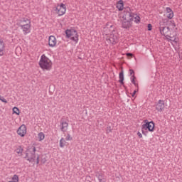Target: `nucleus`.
I'll return each mask as SVG.
<instances>
[{
    "instance_id": "obj_1",
    "label": "nucleus",
    "mask_w": 182,
    "mask_h": 182,
    "mask_svg": "<svg viewBox=\"0 0 182 182\" xmlns=\"http://www.w3.org/2000/svg\"><path fill=\"white\" fill-rule=\"evenodd\" d=\"M16 25L22 29L24 35H28L31 32V27L32 24H31V19L28 18H21L17 20Z\"/></svg>"
},
{
    "instance_id": "obj_2",
    "label": "nucleus",
    "mask_w": 182,
    "mask_h": 182,
    "mask_svg": "<svg viewBox=\"0 0 182 182\" xmlns=\"http://www.w3.org/2000/svg\"><path fill=\"white\" fill-rule=\"evenodd\" d=\"M38 65L43 70H50L52 69V61L45 54L41 55Z\"/></svg>"
},
{
    "instance_id": "obj_3",
    "label": "nucleus",
    "mask_w": 182,
    "mask_h": 182,
    "mask_svg": "<svg viewBox=\"0 0 182 182\" xmlns=\"http://www.w3.org/2000/svg\"><path fill=\"white\" fill-rule=\"evenodd\" d=\"M35 153H36V147L32 146L26 151V156L24 159H26L29 163H33L35 161V159H36Z\"/></svg>"
},
{
    "instance_id": "obj_4",
    "label": "nucleus",
    "mask_w": 182,
    "mask_h": 182,
    "mask_svg": "<svg viewBox=\"0 0 182 182\" xmlns=\"http://www.w3.org/2000/svg\"><path fill=\"white\" fill-rule=\"evenodd\" d=\"M65 35L67 38H70L71 41H73L76 43L79 42V34H77V31H76L75 29H67L65 31Z\"/></svg>"
},
{
    "instance_id": "obj_5",
    "label": "nucleus",
    "mask_w": 182,
    "mask_h": 182,
    "mask_svg": "<svg viewBox=\"0 0 182 182\" xmlns=\"http://www.w3.org/2000/svg\"><path fill=\"white\" fill-rule=\"evenodd\" d=\"M53 9L58 16H62V15L66 14V5L63 4V3L58 4L56 6H54Z\"/></svg>"
},
{
    "instance_id": "obj_6",
    "label": "nucleus",
    "mask_w": 182,
    "mask_h": 182,
    "mask_svg": "<svg viewBox=\"0 0 182 182\" xmlns=\"http://www.w3.org/2000/svg\"><path fill=\"white\" fill-rule=\"evenodd\" d=\"M134 16H136V13L132 11L130 7H127L124 10V15L122 16L123 19H129V21H134Z\"/></svg>"
},
{
    "instance_id": "obj_7",
    "label": "nucleus",
    "mask_w": 182,
    "mask_h": 182,
    "mask_svg": "<svg viewBox=\"0 0 182 182\" xmlns=\"http://www.w3.org/2000/svg\"><path fill=\"white\" fill-rule=\"evenodd\" d=\"M159 31L161 35L166 37L168 42H171V36H170V27L161 26L159 27Z\"/></svg>"
},
{
    "instance_id": "obj_8",
    "label": "nucleus",
    "mask_w": 182,
    "mask_h": 182,
    "mask_svg": "<svg viewBox=\"0 0 182 182\" xmlns=\"http://www.w3.org/2000/svg\"><path fill=\"white\" fill-rule=\"evenodd\" d=\"M156 127L154 122L151 121L146 124L142 125V130H149L151 132H154V127Z\"/></svg>"
},
{
    "instance_id": "obj_9",
    "label": "nucleus",
    "mask_w": 182,
    "mask_h": 182,
    "mask_svg": "<svg viewBox=\"0 0 182 182\" xmlns=\"http://www.w3.org/2000/svg\"><path fill=\"white\" fill-rule=\"evenodd\" d=\"M129 73L131 76V82L136 87V89H135L134 92H137L139 90V84L136 83V76L134 75V70L133 69H129Z\"/></svg>"
},
{
    "instance_id": "obj_10",
    "label": "nucleus",
    "mask_w": 182,
    "mask_h": 182,
    "mask_svg": "<svg viewBox=\"0 0 182 182\" xmlns=\"http://www.w3.org/2000/svg\"><path fill=\"white\" fill-rule=\"evenodd\" d=\"M60 123L61 132H63V133H66V132H68V127H69V123L66 122V121H63V119L60 121Z\"/></svg>"
},
{
    "instance_id": "obj_11",
    "label": "nucleus",
    "mask_w": 182,
    "mask_h": 182,
    "mask_svg": "<svg viewBox=\"0 0 182 182\" xmlns=\"http://www.w3.org/2000/svg\"><path fill=\"white\" fill-rule=\"evenodd\" d=\"M56 43H58L56 37L54 36H50L48 38V46L50 48H55V46H56Z\"/></svg>"
},
{
    "instance_id": "obj_12",
    "label": "nucleus",
    "mask_w": 182,
    "mask_h": 182,
    "mask_svg": "<svg viewBox=\"0 0 182 182\" xmlns=\"http://www.w3.org/2000/svg\"><path fill=\"white\" fill-rule=\"evenodd\" d=\"M17 134L21 136V137H25L26 134V126L25 124L21 125L17 130Z\"/></svg>"
},
{
    "instance_id": "obj_13",
    "label": "nucleus",
    "mask_w": 182,
    "mask_h": 182,
    "mask_svg": "<svg viewBox=\"0 0 182 182\" xmlns=\"http://www.w3.org/2000/svg\"><path fill=\"white\" fill-rule=\"evenodd\" d=\"M133 21H130V20H127L126 18H123V21H122V28L124 29H130V28H132V22Z\"/></svg>"
},
{
    "instance_id": "obj_14",
    "label": "nucleus",
    "mask_w": 182,
    "mask_h": 182,
    "mask_svg": "<svg viewBox=\"0 0 182 182\" xmlns=\"http://www.w3.org/2000/svg\"><path fill=\"white\" fill-rule=\"evenodd\" d=\"M156 109L158 112H163L164 109V101L159 100L156 105Z\"/></svg>"
},
{
    "instance_id": "obj_15",
    "label": "nucleus",
    "mask_w": 182,
    "mask_h": 182,
    "mask_svg": "<svg viewBox=\"0 0 182 182\" xmlns=\"http://www.w3.org/2000/svg\"><path fill=\"white\" fill-rule=\"evenodd\" d=\"M109 41L112 45H116L119 42V38L116 35L111 34Z\"/></svg>"
},
{
    "instance_id": "obj_16",
    "label": "nucleus",
    "mask_w": 182,
    "mask_h": 182,
    "mask_svg": "<svg viewBox=\"0 0 182 182\" xmlns=\"http://www.w3.org/2000/svg\"><path fill=\"white\" fill-rule=\"evenodd\" d=\"M5 51V43L4 39L0 38V56H4V52Z\"/></svg>"
},
{
    "instance_id": "obj_17",
    "label": "nucleus",
    "mask_w": 182,
    "mask_h": 182,
    "mask_svg": "<svg viewBox=\"0 0 182 182\" xmlns=\"http://www.w3.org/2000/svg\"><path fill=\"white\" fill-rule=\"evenodd\" d=\"M117 8L119 11H123L124 9V4L123 0H119L117 4Z\"/></svg>"
},
{
    "instance_id": "obj_18",
    "label": "nucleus",
    "mask_w": 182,
    "mask_h": 182,
    "mask_svg": "<svg viewBox=\"0 0 182 182\" xmlns=\"http://www.w3.org/2000/svg\"><path fill=\"white\" fill-rule=\"evenodd\" d=\"M119 82L121 85H124V74L123 73V70H122L120 73H119Z\"/></svg>"
},
{
    "instance_id": "obj_19",
    "label": "nucleus",
    "mask_w": 182,
    "mask_h": 182,
    "mask_svg": "<svg viewBox=\"0 0 182 182\" xmlns=\"http://www.w3.org/2000/svg\"><path fill=\"white\" fill-rule=\"evenodd\" d=\"M96 176H97L99 182L103 181V178H104L105 176L103 175V173L102 172H97Z\"/></svg>"
},
{
    "instance_id": "obj_20",
    "label": "nucleus",
    "mask_w": 182,
    "mask_h": 182,
    "mask_svg": "<svg viewBox=\"0 0 182 182\" xmlns=\"http://www.w3.org/2000/svg\"><path fill=\"white\" fill-rule=\"evenodd\" d=\"M16 153L18 154V156H22V153L23 151V149H22V146H19L16 150Z\"/></svg>"
},
{
    "instance_id": "obj_21",
    "label": "nucleus",
    "mask_w": 182,
    "mask_h": 182,
    "mask_svg": "<svg viewBox=\"0 0 182 182\" xmlns=\"http://www.w3.org/2000/svg\"><path fill=\"white\" fill-rule=\"evenodd\" d=\"M66 144V141L65 140L64 138H61V139L60 140V147H65Z\"/></svg>"
},
{
    "instance_id": "obj_22",
    "label": "nucleus",
    "mask_w": 182,
    "mask_h": 182,
    "mask_svg": "<svg viewBox=\"0 0 182 182\" xmlns=\"http://www.w3.org/2000/svg\"><path fill=\"white\" fill-rule=\"evenodd\" d=\"M38 137L39 139V141H42V140L45 139V134H43V132H40L38 134Z\"/></svg>"
},
{
    "instance_id": "obj_23",
    "label": "nucleus",
    "mask_w": 182,
    "mask_h": 182,
    "mask_svg": "<svg viewBox=\"0 0 182 182\" xmlns=\"http://www.w3.org/2000/svg\"><path fill=\"white\" fill-rule=\"evenodd\" d=\"M134 18V22L135 23H140V21H141V18L139 16L137 15V14H136Z\"/></svg>"
},
{
    "instance_id": "obj_24",
    "label": "nucleus",
    "mask_w": 182,
    "mask_h": 182,
    "mask_svg": "<svg viewBox=\"0 0 182 182\" xmlns=\"http://www.w3.org/2000/svg\"><path fill=\"white\" fill-rule=\"evenodd\" d=\"M13 113H14L15 114H17V116H19V108L14 107L13 108Z\"/></svg>"
},
{
    "instance_id": "obj_25",
    "label": "nucleus",
    "mask_w": 182,
    "mask_h": 182,
    "mask_svg": "<svg viewBox=\"0 0 182 182\" xmlns=\"http://www.w3.org/2000/svg\"><path fill=\"white\" fill-rule=\"evenodd\" d=\"M12 180H13V182H19V176H18V175L15 174V175H14Z\"/></svg>"
},
{
    "instance_id": "obj_26",
    "label": "nucleus",
    "mask_w": 182,
    "mask_h": 182,
    "mask_svg": "<svg viewBox=\"0 0 182 182\" xmlns=\"http://www.w3.org/2000/svg\"><path fill=\"white\" fill-rule=\"evenodd\" d=\"M113 131V128L110 126L107 127V134H109V133H112V132Z\"/></svg>"
},
{
    "instance_id": "obj_27",
    "label": "nucleus",
    "mask_w": 182,
    "mask_h": 182,
    "mask_svg": "<svg viewBox=\"0 0 182 182\" xmlns=\"http://www.w3.org/2000/svg\"><path fill=\"white\" fill-rule=\"evenodd\" d=\"M65 140H67V141H72V140H73V138L72 136H70V134H67Z\"/></svg>"
},
{
    "instance_id": "obj_28",
    "label": "nucleus",
    "mask_w": 182,
    "mask_h": 182,
    "mask_svg": "<svg viewBox=\"0 0 182 182\" xmlns=\"http://www.w3.org/2000/svg\"><path fill=\"white\" fill-rule=\"evenodd\" d=\"M173 17H174V12L168 13V14L167 15L168 19H173Z\"/></svg>"
},
{
    "instance_id": "obj_29",
    "label": "nucleus",
    "mask_w": 182,
    "mask_h": 182,
    "mask_svg": "<svg viewBox=\"0 0 182 182\" xmlns=\"http://www.w3.org/2000/svg\"><path fill=\"white\" fill-rule=\"evenodd\" d=\"M170 26H171L173 28V29H174V28H176V23L174 22V20L170 21Z\"/></svg>"
},
{
    "instance_id": "obj_30",
    "label": "nucleus",
    "mask_w": 182,
    "mask_h": 182,
    "mask_svg": "<svg viewBox=\"0 0 182 182\" xmlns=\"http://www.w3.org/2000/svg\"><path fill=\"white\" fill-rule=\"evenodd\" d=\"M0 100L1 102H3V103H8V101L6 99H5L3 96L0 95Z\"/></svg>"
},
{
    "instance_id": "obj_31",
    "label": "nucleus",
    "mask_w": 182,
    "mask_h": 182,
    "mask_svg": "<svg viewBox=\"0 0 182 182\" xmlns=\"http://www.w3.org/2000/svg\"><path fill=\"white\" fill-rule=\"evenodd\" d=\"M166 11L167 14H172V12H173V10L171 9V8H170V7H166Z\"/></svg>"
},
{
    "instance_id": "obj_32",
    "label": "nucleus",
    "mask_w": 182,
    "mask_h": 182,
    "mask_svg": "<svg viewBox=\"0 0 182 182\" xmlns=\"http://www.w3.org/2000/svg\"><path fill=\"white\" fill-rule=\"evenodd\" d=\"M136 93H137L136 92H134L132 93H130L129 92H127L126 94L127 95V96H129V95H132V97H134V96H136Z\"/></svg>"
},
{
    "instance_id": "obj_33",
    "label": "nucleus",
    "mask_w": 182,
    "mask_h": 182,
    "mask_svg": "<svg viewBox=\"0 0 182 182\" xmlns=\"http://www.w3.org/2000/svg\"><path fill=\"white\" fill-rule=\"evenodd\" d=\"M141 133H142V134H144V136H147V133H149V132L148 131H144V129H143L141 128Z\"/></svg>"
},
{
    "instance_id": "obj_34",
    "label": "nucleus",
    "mask_w": 182,
    "mask_h": 182,
    "mask_svg": "<svg viewBox=\"0 0 182 182\" xmlns=\"http://www.w3.org/2000/svg\"><path fill=\"white\" fill-rule=\"evenodd\" d=\"M153 29V26L151 23L148 24V31H151Z\"/></svg>"
},
{
    "instance_id": "obj_35",
    "label": "nucleus",
    "mask_w": 182,
    "mask_h": 182,
    "mask_svg": "<svg viewBox=\"0 0 182 182\" xmlns=\"http://www.w3.org/2000/svg\"><path fill=\"white\" fill-rule=\"evenodd\" d=\"M41 161L42 164H45V163H46V158L41 159Z\"/></svg>"
},
{
    "instance_id": "obj_36",
    "label": "nucleus",
    "mask_w": 182,
    "mask_h": 182,
    "mask_svg": "<svg viewBox=\"0 0 182 182\" xmlns=\"http://www.w3.org/2000/svg\"><path fill=\"white\" fill-rule=\"evenodd\" d=\"M137 136L139 137V139H141V137H143V135L139 132H137Z\"/></svg>"
},
{
    "instance_id": "obj_37",
    "label": "nucleus",
    "mask_w": 182,
    "mask_h": 182,
    "mask_svg": "<svg viewBox=\"0 0 182 182\" xmlns=\"http://www.w3.org/2000/svg\"><path fill=\"white\" fill-rule=\"evenodd\" d=\"M127 56H130L131 58H133V53H127Z\"/></svg>"
},
{
    "instance_id": "obj_38",
    "label": "nucleus",
    "mask_w": 182,
    "mask_h": 182,
    "mask_svg": "<svg viewBox=\"0 0 182 182\" xmlns=\"http://www.w3.org/2000/svg\"><path fill=\"white\" fill-rule=\"evenodd\" d=\"M36 164H39V156L36 158Z\"/></svg>"
},
{
    "instance_id": "obj_39",
    "label": "nucleus",
    "mask_w": 182,
    "mask_h": 182,
    "mask_svg": "<svg viewBox=\"0 0 182 182\" xmlns=\"http://www.w3.org/2000/svg\"><path fill=\"white\" fill-rule=\"evenodd\" d=\"M144 123H145V124H147V123H150V122H149V120L145 119L144 120Z\"/></svg>"
},
{
    "instance_id": "obj_40",
    "label": "nucleus",
    "mask_w": 182,
    "mask_h": 182,
    "mask_svg": "<svg viewBox=\"0 0 182 182\" xmlns=\"http://www.w3.org/2000/svg\"><path fill=\"white\" fill-rule=\"evenodd\" d=\"M171 41H173V42H174L175 43H177V41H176V38L173 40H171Z\"/></svg>"
},
{
    "instance_id": "obj_41",
    "label": "nucleus",
    "mask_w": 182,
    "mask_h": 182,
    "mask_svg": "<svg viewBox=\"0 0 182 182\" xmlns=\"http://www.w3.org/2000/svg\"><path fill=\"white\" fill-rule=\"evenodd\" d=\"M175 29H176V31H177V28H176Z\"/></svg>"
}]
</instances>
